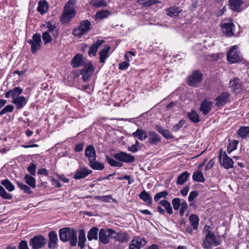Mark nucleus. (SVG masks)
<instances>
[{
  "label": "nucleus",
  "mask_w": 249,
  "mask_h": 249,
  "mask_svg": "<svg viewBox=\"0 0 249 249\" xmlns=\"http://www.w3.org/2000/svg\"><path fill=\"white\" fill-rule=\"evenodd\" d=\"M220 244L219 241L216 239L214 233L208 231L203 240L202 246L205 249H210L212 246H217Z\"/></svg>",
  "instance_id": "2"
},
{
  "label": "nucleus",
  "mask_w": 249,
  "mask_h": 249,
  "mask_svg": "<svg viewBox=\"0 0 249 249\" xmlns=\"http://www.w3.org/2000/svg\"><path fill=\"white\" fill-rule=\"evenodd\" d=\"M168 193L167 191H163L156 194L154 197V200L158 202L161 198H166Z\"/></svg>",
  "instance_id": "51"
},
{
  "label": "nucleus",
  "mask_w": 249,
  "mask_h": 249,
  "mask_svg": "<svg viewBox=\"0 0 249 249\" xmlns=\"http://www.w3.org/2000/svg\"><path fill=\"white\" fill-rule=\"evenodd\" d=\"M24 179H25L26 183L28 184L29 186H30L31 187H36V180L34 178L27 174L24 176Z\"/></svg>",
  "instance_id": "45"
},
{
  "label": "nucleus",
  "mask_w": 249,
  "mask_h": 249,
  "mask_svg": "<svg viewBox=\"0 0 249 249\" xmlns=\"http://www.w3.org/2000/svg\"><path fill=\"white\" fill-rule=\"evenodd\" d=\"M95 198L104 202H109L110 200L112 199L111 196H96Z\"/></svg>",
  "instance_id": "57"
},
{
  "label": "nucleus",
  "mask_w": 249,
  "mask_h": 249,
  "mask_svg": "<svg viewBox=\"0 0 249 249\" xmlns=\"http://www.w3.org/2000/svg\"><path fill=\"white\" fill-rule=\"evenodd\" d=\"M243 3L240 0H229L231 9L235 12H240L242 10L241 6Z\"/></svg>",
  "instance_id": "22"
},
{
  "label": "nucleus",
  "mask_w": 249,
  "mask_h": 249,
  "mask_svg": "<svg viewBox=\"0 0 249 249\" xmlns=\"http://www.w3.org/2000/svg\"><path fill=\"white\" fill-rule=\"evenodd\" d=\"M159 204L165 208L168 214H171L173 213V212L171 204L167 200L165 199L161 200L159 202Z\"/></svg>",
  "instance_id": "38"
},
{
  "label": "nucleus",
  "mask_w": 249,
  "mask_h": 249,
  "mask_svg": "<svg viewBox=\"0 0 249 249\" xmlns=\"http://www.w3.org/2000/svg\"><path fill=\"white\" fill-rule=\"evenodd\" d=\"M140 198L145 202L148 205H152L153 199L150 195L143 190L139 195Z\"/></svg>",
  "instance_id": "26"
},
{
  "label": "nucleus",
  "mask_w": 249,
  "mask_h": 249,
  "mask_svg": "<svg viewBox=\"0 0 249 249\" xmlns=\"http://www.w3.org/2000/svg\"><path fill=\"white\" fill-rule=\"evenodd\" d=\"M106 160L107 162V163L112 167H122L123 164L122 163L118 162L114 159L110 158L107 155L106 156Z\"/></svg>",
  "instance_id": "42"
},
{
  "label": "nucleus",
  "mask_w": 249,
  "mask_h": 249,
  "mask_svg": "<svg viewBox=\"0 0 249 249\" xmlns=\"http://www.w3.org/2000/svg\"><path fill=\"white\" fill-rule=\"evenodd\" d=\"M90 3L96 7H104L107 5V1L105 0H92Z\"/></svg>",
  "instance_id": "49"
},
{
  "label": "nucleus",
  "mask_w": 249,
  "mask_h": 249,
  "mask_svg": "<svg viewBox=\"0 0 249 249\" xmlns=\"http://www.w3.org/2000/svg\"><path fill=\"white\" fill-rule=\"evenodd\" d=\"M212 105V102H209L207 99H205L201 104L200 110L204 115H207L211 110Z\"/></svg>",
  "instance_id": "21"
},
{
  "label": "nucleus",
  "mask_w": 249,
  "mask_h": 249,
  "mask_svg": "<svg viewBox=\"0 0 249 249\" xmlns=\"http://www.w3.org/2000/svg\"><path fill=\"white\" fill-rule=\"evenodd\" d=\"M59 238L61 241H70L71 246H75L77 242L76 231L70 228H63L59 230Z\"/></svg>",
  "instance_id": "1"
},
{
  "label": "nucleus",
  "mask_w": 249,
  "mask_h": 249,
  "mask_svg": "<svg viewBox=\"0 0 249 249\" xmlns=\"http://www.w3.org/2000/svg\"><path fill=\"white\" fill-rule=\"evenodd\" d=\"M94 70V69L90 63L86 65L81 71L83 80L85 82L88 81L92 75Z\"/></svg>",
  "instance_id": "12"
},
{
  "label": "nucleus",
  "mask_w": 249,
  "mask_h": 249,
  "mask_svg": "<svg viewBox=\"0 0 249 249\" xmlns=\"http://www.w3.org/2000/svg\"><path fill=\"white\" fill-rule=\"evenodd\" d=\"M198 196V193L196 191H192L190 192L188 200L189 201H192L194 199Z\"/></svg>",
  "instance_id": "59"
},
{
  "label": "nucleus",
  "mask_w": 249,
  "mask_h": 249,
  "mask_svg": "<svg viewBox=\"0 0 249 249\" xmlns=\"http://www.w3.org/2000/svg\"><path fill=\"white\" fill-rule=\"evenodd\" d=\"M113 157L115 160L125 163H132L135 160V157L133 156L124 152L115 154Z\"/></svg>",
  "instance_id": "10"
},
{
  "label": "nucleus",
  "mask_w": 249,
  "mask_h": 249,
  "mask_svg": "<svg viewBox=\"0 0 249 249\" xmlns=\"http://www.w3.org/2000/svg\"><path fill=\"white\" fill-rule=\"evenodd\" d=\"M85 156L88 158L89 162L96 159V151L92 145H89L85 149Z\"/></svg>",
  "instance_id": "16"
},
{
  "label": "nucleus",
  "mask_w": 249,
  "mask_h": 249,
  "mask_svg": "<svg viewBox=\"0 0 249 249\" xmlns=\"http://www.w3.org/2000/svg\"><path fill=\"white\" fill-rule=\"evenodd\" d=\"M46 243V239L41 235L34 236L29 241V245L33 249H39L43 248Z\"/></svg>",
  "instance_id": "7"
},
{
  "label": "nucleus",
  "mask_w": 249,
  "mask_h": 249,
  "mask_svg": "<svg viewBox=\"0 0 249 249\" xmlns=\"http://www.w3.org/2000/svg\"><path fill=\"white\" fill-rule=\"evenodd\" d=\"M115 233V231L107 228L101 229L99 232V239L101 243L107 244L109 243V238H112L113 234Z\"/></svg>",
  "instance_id": "5"
},
{
  "label": "nucleus",
  "mask_w": 249,
  "mask_h": 249,
  "mask_svg": "<svg viewBox=\"0 0 249 249\" xmlns=\"http://www.w3.org/2000/svg\"><path fill=\"white\" fill-rule=\"evenodd\" d=\"M189 220L193 230H197L199 221L198 216L196 214H192L190 215Z\"/></svg>",
  "instance_id": "28"
},
{
  "label": "nucleus",
  "mask_w": 249,
  "mask_h": 249,
  "mask_svg": "<svg viewBox=\"0 0 249 249\" xmlns=\"http://www.w3.org/2000/svg\"><path fill=\"white\" fill-rule=\"evenodd\" d=\"M41 35L39 33L34 34L31 39L28 41V43L31 45V51L33 53H36L40 49L41 44Z\"/></svg>",
  "instance_id": "8"
},
{
  "label": "nucleus",
  "mask_w": 249,
  "mask_h": 249,
  "mask_svg": "<svg viewBox=\"0 0 249 249\" xmlns=\"http://www.w3.org/2000/svg\"><path fill=\"white\" fill-rule=\"evenodd\" d=\"M230 86L234 92H237L236 90L240 89L241 87V84L238 78H234L230 82Z\"/></svg>",
  "instance_id": "34"
},
{
  "label": "nucleus",
  "mask_w": 249,
  "mask_h": 249,
  "mask_svg": "<svg viewBox=\"0 0 249 249\" xmlns=\"http://www.w3.org/2000/svg\"><path fill=\"white\" fill-rule=\"evenodd\" d=\"M138 2L143 6L147 7L159 3L160 2L156 0H138Z\"/></svg>",
  "instance_id": "47"
},
{
  "label": "nucleus",
  "mask_w": 249,
  "mask_h": 249,
  "mask_svg": "<svg viewBox=\"0 0 249 249\" xmlns=\"http://www.w3.org/2000/svg\"><path fill=\"white\" fill-rule=\"evenodd\" d=\"M193 179L197 182H203L205 178L203 173L200 171H196L193 173Z\"/></svg>",
  "instance_id": "39"
},
{
  "label": "nucleus",
  "mask_w": 249,
  "mask_h": 249,
  "mask_svg": "<svg viewBox=\"0 0 249 249\" xmlns=\"http://www.w3.org/2000/svg\"><path fill=\"white\" fill-rule=\"evenodd\" d=\"M172 203L174 209L176 211L178 210L180 206L179 215L180 216H182L184 214L185 211L188 208V205L187 203L185 201H183L181 203L180 198L177 197L172 199Z\"/></svg>",
  "instance_id": "9"
},
{
  "label": "nucleus",
  "mask_w": 249,
  "mask_h": 249,
  "mask_svg": "<svg viewBox=\"0 0 249 249\" xmlns=\"http://www.w3.org/2000/svg\"><path fill=\"white\" fill-rule=\"evenodd\" d=\"M48 248L50 249H55L58 247V239L57 233L54 231H50L48 234Z\"/></svg>",
  "instance_id": "14"
},
{
  "label": "nucleus",
  "mask_w": 249,
  "mask_h": 249,
  "mask_svg": "<svg viewBox=\"0 0 249 249\" xmlns=\"http://www.w3.org/2000/svg\"><path fill=\"white\" fill-rule=\"evenodd\" d=\"M129 60L126 59V61H124L119 64V68L120 70H124L126 69L128 66H129Z\"/></svg>",
  "instance_id": "56"
},
{
  "label": "nucleus",
  "mask_w": 249,
  "mask_h": 249,
  "mask_svg": "<svg viewBox=\"0 0 249 249\" xmlns=\"http://www.w3.org/2000/svg\"><path fill=\"white\" fill-rule=\"evenodd\" d=\"M14 106L13 105H7L0 111V116H2L7 112H12Z\"/></svg>",
  "instance_id": "53"
},
{
  "label": "nucleus",
  "mask_w": 249,
  "mask_h": 249,
  "mask_svg": "<svg viewBox=\"0 0 249 249\" xmlns=\"http://www.w3.org/2000/svg\"><path fill=\"white\" fill-rule=\"evenodd\" d=\"M86 241L85 236V231L83 229H81L79 231V236H78V246L81 249H82L85 246V242Z\"/></svg>",
  "instance_id": "35"
},
{
  "label": "nucleus",
  "mask_w": 249,
  "mask_h": 249,
  "mask_svg": "<svg viewBox=\"0 0 249 249\" xmlns=\"http://www.w3.org/2000/svg\"><path fill=\"white\" fill-rule=\"evenodd\" d=\"M91 173L92 171L89 170L87 168H82L76 171L74 178L76 179L84 178Z\"/></svg>",
  "instance_id": "17"
},
{
  "label": "nucleus",
  "mask_w": 249,
  "mask_h": 249,
  "mask_svg": "<svg viewBox=\"0 0 249 249\" xmlns=\"http://www.w3.org/2000/svg\"><path fill=\"white\" fill-rule=\"evenodd\" d=\"M36 164L34 163H31L27 168V171L31 175L34 176L36 175Z\"/></svg>",
  "instance_id": "55"
},
{
  "label": "nucleus",
  "mask_w": 249,
  "mask_h": 249,
  "mask_svg": "<svg viewBox=\"0 0 249 249\" xmlns=\"http://www.w3.org/2000/svg\"><path fill=\"white\" fill-rule=\"evenodd\" d=\"M167 15L168 16H170L171 15H173L176 16L175 15H178L182 11V10L178 7L174 6L171 7L167 9Z\"/></svg>",
  "instance_id": "41"
},
{
  "label": "nucleus",
  "mask_w": 249,
  "mask_h": 249,
  "mask_svg": "<svg viewBox=\"0 0 249 249\" xmlns=\"http://www.w3.org/2000/svg\"><path fill=\"white\" fill-rule=\"evenodd\" d=\"M83 55L80 53L76 54L72 59L71 64L73 68H76L83 64Z\"/></svg>",
  "instance_id": "23"
},
{
  "label": "nucleus",
  "mask_w": 249,
  "mask_h": 249,
  "mask_svg": "<svg viewBox=\"0 0 249 249\" xmlns=\"http://www.w3.org/2000/svg\"><path fill=\"white\" fill-rule=\"evenodd\" d=\"M239 142L237 140H233L230 142L227 146V152L230 154L232 151L237 149Z\"/></svg>",
  "instance_id": "44"
},
{
  "label": "nucleus",
  "mask_w": 249,
  "mask_h": 249,
  "mask_svg": "<svg viewBox=\"0 0 249 249\" xmlns=\"http://www.w3.org/2000/svg\"><path fill=\"white\" fill-rule=\"evenodd\" d=\"M214 163V160L213 159H211L207 164L205 167V170H208L212 168V167L213 166Z\"/></svg>",
  "instance_id": "62"
},
{
  "label": "nucleus",
  "mask_w": 249,
  "mask_h": 249,
  "mask_svg": "<svg viewBox=\"0 0 249 249\" xmlns=\"http://www.w3.org/2000/svg\"><path fill=\"white\" fill-rule=\"evenodd\" d=\"M161 135L166 139H172L173 138V136L170 133V131L166 129H165L163 132H162Z\"/></svg>",
  "instance_id": "61"
},
{
  "label": "nucleus",
  "mask_w": 249,
  "mask_h": 249,
  "mask_svg": "<svg viewBox=\"0 0 249 249\" xmlns=\"http://www.w3.org/2000/svg\"><path fill=\"white\" fill-rule=\"evenodd\" d=\"M237 133L242 139L249 138V126H241L237 130Z\"/></svg>",
  "instance_id": "29"
},
{
  "label": "nucleus",
  "mask_w": 249,
  "mask_h": 249,
  "mask_svg": "<svg viewBox=\"0 0 249 249\" xmlns=\"http://www.w3.org/2000/svg\"><path fill=\"white\" fill-rule=\"evenodd\" d=\"M132 136L142 141L147 138V132L144 130L138 128L136 131L132 133Z\"/></svg>",
  "instance_id": "25"
},
{
  "label": "nucleus",
  "mask_w": 249,
  "mask_h": 249,
  "mask_svg": "<svg viewBox=\"0 0 249 249\" xmlns=\"http://www.w3.org/2000/svg\"><path fill=\"white\" fill-rule=\"evenodd\" d=\"M234 24L231 20H230L229 22H225L222 24V28L223 32L224 34L227 35L228 36H231L234 34L233 31V28Z\"/></svg>",
  "instance_id": "18"
},
{
  "label": "nucleus",
  "mask_w": 249,
  "mask_h": 249,
  "mask_svg": "<svg viewBox=\"0 0 249 249\" xmlns=\"http://www.w3.org/2000/svg\"><path fill=\"white\" fill-rule=\"evenodd\" d=\"M18 248L19 249H29L27 241H21L19 244Z\"/></svg>",
  "instance_id": "60"
},
{
  "label": "nucleus",
  "mask_w": 249,
  "mask_h": 249,
  "mask_svg": "<svg viewBox=\"0 0 249 249\" xmlns=\"http://www.w3.org/2000/svg\"><path fill=\"white\" fill-rule=\"evenodd\" d=\"M218 158L220 166L225 169H229L233 167V160L227 155L225 151L223 152L222 150H220Z\"/></svg>",
  "instance_id": "4"
},
{
  "label": "nucleus",
  "mask_w": 249,
  "mask_h": 249,
  "mask_svg": "<svg viewBox=\"0 0 249 249\" xmlns=\"http://www.w3.org/2000/svg\"><path fill=\"white\" fill-rule=\"evenodd\" d=\"M11 91L12 93V97L13 99L18 97V96L22 93L23 89L20 87H18L11 90Z\"/></svg>",
  "instance_id": "48"
},
{
  "label": "nucleus",
  "mask_w": 249,
  "mask_h": 249,
  "mask_svg": "<svg viewBox=\"0 0 249 249\" xmlns=\"http://www.w3.org/2000/svg\"><path fill=\"white\" fill-rule=\"evenodd\" d=\"M89 165L94 170H102L105 168L104 164L103 163L100 162L96 160L90 161Z\"/></svg>",
  "instance_id": "36"
},
{
  "label": "nucleus",
  "mask_w": 249,
  "mask_h": 249,
  "mask_svg": "<svg viewBox=\"0 0 249 249\" xmlns=\"http://www.w3.org/2000/svg\"><path fill=\"white\" fill-rule=\"evenodd\" d=\"M112 238L120 242H126L129 239V235L126 232L115 231V233L113 234Z\"/></svg>",
  "instance_id": "20"
},
{
  "label": "nucleus",
  "mask_w": 249,
  "mask_h": 249,
  "mask_svg": "<svg viewBox=\"0 0 249 249\" xmlns=\"http://www.w3.org/2000/svg\"><path fill=\"white\" fill-rule=\"evenodd\" d=\"M188 116L189 119L194 123H197L199 122V117L195 110H192L188 113Z\"/></svg>",
  "instance_id": "43"
},
{
  "label": "nucleus",
  "mask_w": 249,
  "mask_h": 249,
  "mask_svg": "<svg viewBox=\"0 0 249 249\" xmlns=\"http://www.w3.org/2000/svg\"><path fill=\"white\" fill-rule=\"evenodd\" d=\"M0 196L5 199L10 200L12 198V195L7 193L5 189L0 185Z\"/></svg>",
  "instance_id": "46"
},
{
  "label": "nucleus",
  "mask_w": 249,
  "mask_h": 249,
  "mask_svg": "<svg viewBox=\"0 0 249 249\" xmlns=\"http://www.w3.org/2000/svg\"><path fill=\"white\" fill-rule=\"evenodd\" d=\"M0 183L9 192H13L15 189L14 185L8 179L2 180Z\"/></svg>",
  "instance_id": "37"
},
{
  "label": "nucleus",
  "mask_w": 249,
  "mask_h": 249,
  "mask_svg": "<svg viewBox=\"0 0 249 249\" xmlns=\"http://www.w3.org/2000/svg\"><path fill=\"white\" fill-rule=\"evenodd\" d=\"M105 42L104 40L98 39L89 47L88 54L90 56H95L99 47Z\"/></svg>",
  "instance_id": "19"
},
{
  "label": "nucleus",
  "mask_w": 249,
  "mask_h": 249,
  "mask_svg": "<svg viewBox=\"0 0 249 249\" xmlns=\"http://www.w3.org/2000/svg\"><path fill=\"white\" fill-rule=\"evenodd\" d=\"M12 103L17 106L18 109H20L26 104L27 100L25 97L19 96L15 99H13Z\"/></svg>",
  "instance_id": "27"
},
{
  "label": "nucleus",
  "mask_w": 249,
  "mask_h": 249,
  "mask_svg": "<svg viewBox=\"0 0 249 249\" xmlns=\"http://www.w3.org/2000/svg\"><path fill=\"white\" fill-rule=\"evenodd\" d=\"M148 136V142L151 144H157L160 142V137L155 132H149Z\"/></svg>",
  "instance_id": "24"
},
{
  "label": "nucleus",
  "mask_w": 249,
  "mask_h": 249,
  "mask_svg": "<svg viewBox=\"0 0 249 249\" xmlns=\"http://www.w3.org/2000/svg\"><path fill=\"white\" fill-rule=\"evenodd\" d=\"M91 27V23L88 20L82 21L78 28L74 29L72 34L75 36H82L86 35Z\"/></svg>",
  "instance_id": "6"
},
{
  "label": "nucleus",
  "mask_w": 249,
  "mask_h": 249,
  "mask_svg": "<svg viewBox=\"0 0 249 249\" xmlns=\"http://www.w3.org/2000/svg\"><path fill=\"white\" fill-rule=\"evenodd\" d=\"M75 14V11L72 5L66 4L64 10L63 16H72Z\"/></svg>",
  "instance_id": "40"
},
{
  "label": "nucleus",
  "mask_w": 249,
  "mask_h": 249,
  "mask_svg": "<svg viewBox=\"0 0 249 249\" xmlns=\"http://www.w3.org/2000/svg\"><path fill=\"white\" fill-rule=\"evenodd\" d=\"M99 229L97 227H93L88 232V239L89 241L98 239V232Z\"/></svg>",
  "instance_id": "30"
},
{
  "label": "nucleus",
  "mask_w": 249,
  "mask_h": 249,
  "mask_svg": "<svg viewBox=\"0 0 249 249\" xmlns=\"http://www.w3.org/2000/svg\"><path fill=\"white\" fill-rule=\"evenodd\" d=\"M42 38L45 44L51 42L52 40V38L48 31H46L42 34Z\"/></svg>",
  "instance_id": "52"
},
{
  "label": "nucleus",
  "mask_w": 249,
  "mask_h": 249,
  "mask_svg": "<svg viewBox=\"0 0 249 249\" xmlns=\"http://www.w3.org/2000/svg\"><path fill=\"white\" fill-rule=\"evenodd\" d=\"M17 184L25 193H27L28 194H31L32 193V192L31 191L30 187H28L27 185L23 184L21 182L17 181Z\"/></svg>",
  "instance_id": "50"
},
{
  "label": "nucleus",
  "mask_w": 249,
  "mask_h": 249,
  "mask_svg": "<svg viewBox=\"0 0 249 249\" xmlns=\"http://www.w3.org/2000/svg\"><path fill=\"white\" fill-rule=\"evenodd\" d=\"M48 7L49 5L46 0H41L38 3L37 10L41 15H43L47 11Z\"/></svg>",
  "instance_id": "32"
},
{
  "label": "nucleus",
  "mask_w": 249,
  "mask_h": 249,
  "mask_svg": "<svg viewBox=\"0 0 249 249\" xmlns=\"http://www.w3.org/2000/svg\"><path fill=\"white\" fill-rule=\"evenodd\" d=\"M56 26L55 24H52L51 22H48L47 24V28L48 30L47 31H48V32H51L54 30V29L55 28Z\"/></svg>",
  "instance_id": "64"
},
{
  "label": "nucleus",
  "mask_w": 249,
  "mask_h": 249,
  "mask_svg": "<svg viewBox=\"0 0 249 249\" xmlns=\"http://www.w3.org/2000/svg\"><path fill=\"white\" fill-rule=\"evenodd\" d=\"M189 186H186L184 187L182 189L180 190V194L183 196H186L189 191Z\"/></svg>",
  "instance_id": "63"
},
{
  "label": "nucleus",
  "mask_w": 249,
  "mask_h": 249,
  "mask_svg": "<svg viewBox=\"0 0 249 249\" xmlns=\"http://www.w3.org/2000/svg\"><path fill=\"white\" fill-rule=\"evenodd\" d=\"M71 17H60V21L62 24H67L70 22Z\"/></svg>",
  "instance_id": "58"
},
{
  "label": "nucleus",
  "mask_w": 249,
  "mask_h": 249,
  "mask_svg": "<svg viewBox=\"0 0 249 249\" xmlns=\"http://www.w3.org/2000/svg\"><path fill=\"white\" fill-rule=\"evenodd\" d=\"M230 96V94L228 92H224L221 93L215 99L216 101L215 106L217 107H223L229 102Z\"/></svg>",
  "instance_id": "15"
},
{
  "label": "nucleus",
  "mask_w": 249,
  "mask_h": 249,
  "mask_svg": "<svg viewBox=\"0 0 249 249\" xmlns=\"http://www.w3.org/2000/svg\"><path fill=\"white\" fill-rule=\"evenodd\" d=\"M202 74L198 71H195L188 78V84L191 86H195L202 81Z\"/></svg>",
  "instance_id": "13"
},
{
  "label": "nucleus",
  "mask_w": 249,
  "mask_h": 249,
  "mask_svg": "<svg viewBox=\"0 0 249 249\" xmlns=\"http://www.w3.org/2000/svg\"><path fill=\"white\" fill-rule=\"evenodd\" d=\"M185 121L181 120H180L177 124L174 125L172 130L173 131H177L179 130V129L182 127L183 125L185 124Z\"/></svg>",
  "instance_id": "54"
},
{
  "label": "nucleus",
  "mask_w": 249,
  "mask_h": 249,
  "mask_svg": "<svg viewBox=\"0 0 249 249\" xmlns=\"http://www.w3.org/2000/svg\"><path fill=\"white\" fill-rule=\"evenodd\" d=\"M110 48L109 45H106L105 47L103 49H102L101 51L100 52L99 55L100 62H105V60L108 57V53Z\"/></svg>",
  "instance_id": "31"
},
{
  "label": "nucleus",
  "mask_w": 249,
  "mask_h": 249,
  "mask_svg": "<svg viewBox=\"0 0 249 249\" xmlns=\"http://www.w3.org/2000/svg\"><path fill=\"white\" fill-rule=\"evenodd\" d=\"M190 176V173L187 171H184L180 174L177 178V184L183 185L187 180Z\"/></svg>",
  "instance_id": "33"
},
{
  "label": "nucleus",
  "mask_w": 249,
  "mask_h": 249,
  "mask_svg": "<svg viewBox=\"0 0 249 249\" xmlns=\"http://www.w3.org/2000/svg\"><path fill=\"white\" fill-rule=\"evenodd\" d=\"M237 46H232L227 53L228 61L230 63H239L242 61L243 57L237 50Z\"/></svg>",
  "instance_id": "3"
},
{
  "label": "nucleus",
  "mask_w": 249,
  "mask_h": 249,
  "mask_svg": "<svg viewBox=\"0 0 249 249\" xmlns=\"http://www.w3.org/2000/svg\"><path fill=\"white\" fill-rule=\"evenodd\" d=\"M147 242L146 240L140 236L134 237L130 243L129 249H140L145 246Z\"/></svg>",
  "instance_id": "11"
}]
</instances>
